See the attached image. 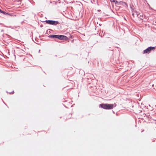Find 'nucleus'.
<instances>
[{
    "mask_svg": "<svg viewBox=\"0 0 156 156\" xmlns=\"http://www.w3.org/2000/svg\"><path fill=\"white\" fill-rule=\"evenodd\" d=\"M130 8L132 12H135L136 13V15H137V17H138L140 15V13L138 11L134 10V7L133 6V7L130 6Z\"/></svg>",
    "mask_w": 156,
    "mask_h": 156,
    "instance_id": "obj_4",
    "label": "nucleus"
},
{
    "mask_svg": "<svg viewBox=\"0 0 156 156\" xmlns=\"http://www.w3.org/2000/svg\"><path fill=\"white\" fill-rule=\"evenodd\" d=\"M115 0H110L111 2H113Z\"/></svg>",
    "mask_w": 156,
    "mask_h": 156,
    "instance_id": "obj_16",
    "label": "nucleus"
},
{
    "mask_svg": "<svg viewBox=\"0 0 156 156\" xmlns=\"http://www.w3.org/2000/svg\"><path fill=\"white\" fill-rule=\"evenodd\" d=\"M57 39L62 40L61 35H58Z\"/></svg>",
    "mask_w": 156,
    "mask_h": 156,
    "instance_id": "obj_10",
    "label": "nucleus"
},
{
    "mask_svg": "<svg viewBox=\"0 0 156 156\" xmlns=\"http://www.w3.org/2000/svg\"><path fill=\"white\" fill-rule=\"evenodd\" d=\"M116 105L115 103L114 104L101 103L99 105V107L105 109L110 110L113 109Z\"/></svg>",
    "mask_w": 156,
    "mask_h": 156,
    "instance_id": "obj_1",
    "label": "nucleus"
},
{
    "mask_svg": "<svg viewBox=\"0 0 156 156\" xmlns=\"http://www.w3.org/2000/svg\"><path fill=\"white\" fill-rule=\"evenodd\" d=\"M154 86V84H153V85H152V86Z\"/></svg>",
    "mask_w": 156,
    "mask_h": 156,
    "instance_id": "obj_23",
    "label": "nucleus"
},
{
    "mask_svg": "<svg viewBox=\"0 0 156 156\" xmlns=\"http://www.w3.org/2000/svg\"><path fill=\"white\" fill-rule=\"evenodd\" d=\"M2 10L1 9H0V13L1 12Z\"/></svg>",
    "mask_w": 156,
    "mask_h": 156,
    "instance_id": "obj_18",
    "label": "nucleus"
},
{
    "mask_svg": "<svg viewBox=\"0 0 156 156\" xmlns=\"http://www.w3.org/2000/svg\"><path fill=\"white\" fill-rule=\"evenodd\" d=\"M156 47L150 46L143 51V54H149L151 51H154L155 50Z\"/></svg>",
    "mask_w": 156,
    "mask_h": 156,
    "instance_id": "obj_3",
    "label": "nucleus"
},
{
    "mask_svg": "<svg viewBox=\"0 0 156 156\" xmlns=\"http://www.w3.org/2000/svg\"><path fill=\"white\" fill-rule=\"evenodd\" d=\"M62 40H67L68 39V38L67 36L65 35H61Z\"/></svg>",
    "mask_w": 156,
    "mask_h": 156,
    "instance_id": "obj_8",
    "label": "nucleus"
},
{
    "mask_svg": "<svg viewBox=\"0 0 156 156\" xmlns=\"http://www.w3.org/2000/svg\"><path fill=\"white\" fill-rule=\"evenodd\" d=\"M132 15L133 16V17L134 16V14L133 12H132Z\"/></svg>",
    "mask_w": 156,
    "mask_h": 156,
    "instance_id": "obj_13",
    "label": "nucleus"
},
{
    "mask_svg": "<svg viewBox=\"0 0 156 156\" xmlns=\"http://www.w3.org/2000/svg\"><path fill=\"white\" fill-rule=\"evenodd\" d=\"M99 25L100 26H101V24H99Z\"/></svg>",
    "mask_w": 156,
    "mask_h": 156,
    "instance_id": "obj_19",
    "label": "nucleus"
},
{
    "mask_svg": "<svg viewBox=\"0 0 156 156\" xmlns=\"http://www.w3.org/2000/svg\"><path fill=\"white\" fill-rule=\"evenodd\" d=\"M97 11H98V12H100V11H101V10H100V9H98V10H97Z\"/></svg>",
    "mask_w": 156,
    "mask_h": 156,
    "instance_id": "obj_17",
    "label": "nucleus"
},
{
    "mask_svg": "<svg viewBox=\"0 0 156 156\" xmlns=\"http://www.w3.org/2000/svg\"><path fill=\"white\" fill-rule=\"evenodd\" d=\"M142 16V15H141L140 14V15H139V16H138V18H139L140 17H141Z\"/></svg>",
    "mask_w": 156,
    "mask_h": 156,
    "instance_id": "obj_12",
    "label": "nucleus"
},
{
    "mask_svg": "<svg viewBox=\"0 0 156 156\" xmlns=\"http://www.w3.org/2000/svg\"><path fill=\"white\" fill-rule=\"evenodd\" d=\"M118 5H121L126 7L128 6L126 2L122 1L119 2Z\"/></svg>",
    "mask_w": 156,
    "mask_h": 156,
    "instance_id": "obj_5",
    "label": "nucleus"
},
{
    "mask_svg": "<svg viewBox=\"0 0 156 156\" xmlns=\"http://www.w3.org/2000/svg\"><path fill=\"white\" fill-rule=\"evenodd\" d=\"M70 37L71 38H73V36L72 35H70Z\"/></svg>",
    "mask_w": 156,
    "mask_h": 156,
    "instance_id": "obj_14",
    "label": "nucleus"
},
{
    "mask_svg": "<svg viewBox=\"0 0 156 156\" xmlns=\"http://www.w3.org/2000/svg\"><path fill=\"white\" fill-rule=\"evenodd\" d=\"M112 112H113L114 113H115V112L114 111H112Z\"/></svg>",
    "mask_w": 156,
    "mask_h": 156,
    "instance_id": "obj_20",
    "label": "nucleus"
},
{
    "mask_svg": "<svg viewBox=\"0 0 156 156\" xmlns=\"http://www.w3.org/2000/svg\"><path fill=\"white\" fill-rule=\"evenodd\" d=\"M40 50H39V52L40 51Z\"/></svg>",
    "mask_w": 156,
    "mask_h": 156,
    "instance_id": "obj_24",
    "label": "nucleus"
},
{
    "mask_svg": "<svg viewBox=\"0 0 156 156\" xmlns=\"http://www.w3.org/2000/svg\"><path fill=\"white\" fill-rule=\"evenodd\" d=\"M113 2H114L115 5H118L119 2L117 1L116 0H115Z\"/></svg>",
    "mask_w": 156,
    "mask_h": 156,
    "instance_id": "obj_9",
    "label": "nucleus"
},
{
    "mask_svg": "<svg viewBox=\"0 0 156 156\" xmlns=\"http://www.w3.org/2000/svg\"><path fill=\"white\" fill-rule=\"evenodd\" d=\"M35 40L36 41H37L36 39V38H35Z\"/></svg>",
    "mask_w": 156,
    "mask_h": 156,
    "instance_id": "obj_22",
    "label": "nucleus"
},
{
    "mask_svg": "<svg viewBox=\"0 0 156 156\" xmlns=\"http://www.w3.org/2000/svg\"><path fill=\"white\" fill-rule=\"evenodd\" d=\"M14 93V91H12L11 92H9V93L10 94H13Z\"/></svg>",
    "mask_w": 156,
    "mask_h": 156,
    "instance_id": "obj_11",
    "label": "nucleus"
},
{
    "mask_svg": "<svg viewBox=\"0 0 156 156\" xmlns=\"http://www.w3.org/2000/svg\"><path fill=\"white\" fill-rule=\"evenodd\" d=\"M0 13H2L3 15L5 16H12V15L11 13H9L8 12H5L4 11L2 10L1 12Z\"/></svg>",
    "mask_w": 156,
    "mask_h": 156,
    "instance_id": "obj_6",
    "label": "nucleus"
},
{
    "mask_svg": "<svg viewBox=\"0 0 156 156\" xmlns=\"http://www.w3.org/2000/svg\"><path fill=\"white\" fill-rule=\"evenodd\" d=\"M43 22H45L47 24L54 26H56L60 24L59 22L58 21L54 20H46Z\"/></svg>",
    "mask_w": 156,
    "mask_h": 156,
    "instance_id": "obj_2",
    "label": "nucleus"
},
{
    "mask_svg": "<svg viewBox=\"0 0 156 156\" xmlns=\"http://www.w3.org/2000/svg\"><path fill=\"white\" fill-rule=\"evenodd\" d=\"M146 116L148 118H150L149 117L150 116V115H146Z\"/></svg>",
    "mask_w": 156,
    "mask_h": 156,
    "instance_id": "obj_15",
    "label": "nucleus"
},
{
    "mask_svg": "<svg viewBox=\"0 0 156 156\" xmlns=\"http://www.w3.org/2000/svg\"><path fill=\"white\" fill-rule=\"evenodd\" d=\"M58 35L51 34L50 35H49L48 36V37L54 39H57Z\"/></svg>",
    "mask_w": 156,
    "mask_h": 156,
    "instance_id": "obj_7",
    "label": "nucleus"
},
{
    "mask_svg": "<svg viewBox=\"0 0 156 156\" xmlns=\"http://www.w3.org/2000/svg\"><path fill=\"white\" fill-rule=\"evenodd\" d=\"M73 41H74V40H72L71 41H72V42H73Z\"/></svg>",
    "mask_w": 156,
    "mask_h": 156,
    "instance_id": "obj_21",
    "label": "nucleus"
}]
</instances>
